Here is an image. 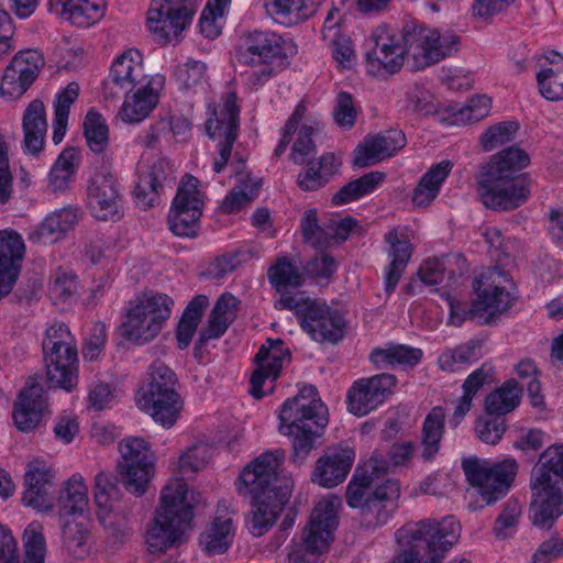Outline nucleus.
<instances>
[{"mask_svg": "<svg viewBox=\"0 0 563 563\" xmlns=\"http://www.w3.org/2000/svg\"><path fill=\"white\" fill-rule=\"evenodd\" d=\"M79 95V85L77 82H69L56 96L55 102V118L53 122V142L59 144L67 130L68 115L70 106L76 101Z\"/></svg>", "mask_w": 563, "mask_h": 563, "instance_id": "nucleus-62", "label": "nucleus"}, {"mask_svg": "<svg viewBox=\"0 0 563 563\" xmlns=\"http://www.w3.org/2000/svg\"><path fill=\"white\" fill-rule=\"evenodd\" d=\"M540 93L550 101L563 100V56L553 54L537 74Z\"/></svg>", "mask_w": 563, "mask_h": 563, "instance_id": "nucleus-51", "label": "nucleus"}, {"mask_svg": "<svg viewBox=\"0 0 563 563\" xmlns=\"http://www.w3.org/2000/svg\"><path fill=\"white\" fill-rule=\"evenodd\" d=\"M267 275L269 283L280 294L279 299L284 295L296 296L298 292L291 295L287 289L299 287L303 280L295 263L286 256L279 257L276 264L269 267Z\"/></svg>", "mask_w": 563, "mask_h": 563, "instance_id": "nucleus-58", "label": "nucleus"}, {"mask_svg": "<svg viewBox=\"0 0 563 563\" xmlns=\"http://www.w3.org/2000/svg\"><path fill=\"white\" fill-rule=\"evenodd\" d=\"M120 489L110 474L100 472L95 477L93 499L97 517L112 538L123 541L130 534L126 512L119 505Z\"/></svg>", "mask_w": 563, "mask_h": 563, "instance_id": "nucleus-18", "label": "nucleus"}, {"mask_svg": "<svg viewBox=\"0 0 563 563\" xmlns=\"http://www.w3.org/2000/svg\"><path fill=\"white\" fill-rule=\"evenodd\" d=\"M530 520L542 530H550L563 515V445L548 446L531 473Z\"/></svg>", "mask_w": 563, "mask_h": 563, "instance_id": "nucleus-2", "label": "nucleus"}, {"mask_svg": "<svg viewBox=\"0 0 563 563\" xmlns=\"http://www.w3.org/2000/svg\"><path fill=\"white\" fill-rule=\"evenodd\" d=\"M492 108V101L487 96H476L465 104L450 103L445 106L448 115L441 117V122L450 125H464L486 118Z\"/></svg>", "mask_w": 563, "mask_h": 563, "instance_id": "nucleus-49", "label": "nucleus"}, {"mask_svg": "<svg viewBox=\"0 0 563 563\" xmlns=\"http://www.w3.org/2000/svg\"><path fill=\"white\" fill-rule=\"evenodd\" d=\"M173 175V165L165 158L156 161L143 170L134 189L136 205L144 210L157 205L161 189Z\"/></svg>", "mask_w": 563, "mask_h": 563, "instance_id": "nucleus-33", "label": "nucleus"}, {"mask_svg": "<svg viewBox=\"0 0 563 563\" xmlns=\"http://www.w3.org/2000/svg\"><path fill=\"white\" fill-rule=\"evenodd\" d=\"M86 195L87 207L95 219L117 221L122 218L123 194L112 157L102 155L93 161Z\"/></svg>", "mask_w": 563, "mask_h": 563, "instance_id": "nucleus-8", "label": "nucleus"}, {"mask_svg": "<svg viewBox=\"0 0 563 563\" xmlns=\"http://www.w3.org/2000/svg\"><path fill=\"white\" fill-rule=\"evenodd\" d=\"M55 505L62 518L82 515L88 510L89 489L80 474H74L64 482Z\"/></svg>", "mask_w": 563, "mask_h": 563, "instance_id": "nucleus-41", "label": "nucleus"}, {"mask_svg": "<svg viewBox=\"0 0 563 563\" xmlns=\"http://www.w3.org/2000/svg\"><path fill=\"white\" fill-rule=\"evenodd\" d=\"M91 534L82 521L66 520L62 530V549L69 561H84L91 553Z\"/></svg>", "mask_w": 563, "mask_h": 563, "instance_id": "nucleus-46", "label": "nucleus"}, {"mask_svg": "<svg viewBox=\"0 0 563 563\" xmlns=\"http://www.w3.org/2000/svg\"><path fill=\"white\" fill-rule=\"evenodd\" d=\"M158 79H162V77L146 74L143 55L137 48L123 51L113 60L109 75V82L120 90L134 88Z\"/></svg>", "mask_w": 563, "mask_h": 563, "instance_id": "nucleus-30", "label": "nucleus"}, {"mask_svg": "<svg viewBox=\"0 0 563 563\" xmlns=\"http://www.w3.org/2000/svg\"><path fill=\"white\" fill-rule=\"evenodd\" d=\"M445 410L434 407L427 415L423 423V456L431 459L439 450L444 429Z\"/></svg>", "mask_w": 563, "mask_h": 563, "instance_id": "nucleus-64", "label": "nucleus"}, {"mask_svg": "<svg viewBox=\"0 0 563 563\" xmlns=\"http://www.w3.org/2000/svg\"><path fill=\"white\" fill-rule=\"evenodd\" d=\"M275 307L295 311L300 318L302 329L316 341L335 343L343 338L345 327L343 318L329 309L324 302L311 300L303 294L284 295L276 301Z\"/></svg>", "mask_w": 563, "mask_h": 563, "instance_id": "nucleus-9", "label": "nucleus"}, {"mask_svg": "<svg viewBox=\"0 0 563 563\" xmlns=\"http://www.w3.org/2000/svg\"><path fill=\"white\" fill-rule=\"evenodd\" d=\"M25 254L22 236L13 230L0 231V298L11 292Z\"/></svg>", "mask_w": 563, "mask_h": 563, "instance_id": "nucleus-29", "label": "nucleus"}, {"mask_svg": "<svg viewBox=\"0 0 563 563\" xmlns=\"http://www.w3.org/2000/svg\"><path fill=\"white\" fill-rule=\"evenodd\" d=\"M84 134L88 147L96 154H103L109 145V128L104 118L90 110L84 121Z\"/></svg>", "mask_w": 563, "mask_h": 563, "instance_id": "nucleus-63", "label": "nucleus"}, {"mask_svg": "<svg viewBox=\"0 0 563 563\" xmlns=\"http://www.w3.org/2000/svg\"><path fill=\"white\" fill-rule=\"evenodd\" d=\"M290 44L279 34L268 31L246 32L236 47L239 63L258 68L249 75V81L263 85L280 70L287 59Z\"/></svg>", "mask_w": 563, "mask_h": 563, "instance_id": "nucleus-6", "label": "nucleus"}, {"mask_svg": "<svg viewBox=\"0 0 563 563\" xmlns=\"http://www.w3.org/2000/svg\"><path fill=\"white\" fill-rule=\"evenodd\" d=\"M234 539L232 516L222 510L217 514L210 525L200 534L199 544L209 555L221 554L228 551Z\"/></svg>", "mask_w": 563, "mask_h": 563, "instance_id": "nucleus-42", "label": "nucleus"}, {"mask_svg": "<svg viewBox=\"0 0 563 563\" xmlns=\"http://www.w3.org/2000/svg\"><path fill=\"white\" fill-rule=\"evenodd\" d=\"M178 379L166 364L155 361L147 371V380L137 394L163 395L177 393Z\"/></svg>", "mask_w": 563, "mask_h": 563, "instance_id": "nucleus-56", "label": "nucleus"}, {"mask_svg": "<svg viewBox=\"0 0 563 563\" xmlns=\"http://www.w3.org/2000/svg\"><path fill=\"white\" fill-rule=\"evenodd\" d=\"M47 409L44 388L41 380L30 378L20 390L13 405L12 418L16 429L21 432H33L42 422Z\"/></svg>", "mask_w": 563, "mask_h": 563, "instance_id": "nucleus-27", "label": "nucleus"}, {"mask_svg": "<svg viewBox=\"0 0 563 563\" xmlns=\"http://www.w3.org/2000/svg\"><path fill=\"white\" fill-rule=\"evenodd\" d=\"M136 406L150 415L152 419L165 429L176 424L183 410V400L178 393L163 395L137 394Z\"/></svg>", "mask_w": 563, "mask_h": 563, "instance_id": "nucleus-36", "label": "nucleus"}, {"mask_svg": "<svg viewBox=\"0 0 563 563\" xmlns=\"http://www.w3.org/2000/svg\"><path fill=\"white\" fill-rule=\"evenodd\" d=\"M473 289L476 295L473 311L495 316L508 309L512 280L497 267L487 268L474 279Z\"/></svg>", "mask_w": 563, "mask_h": 563, "instance_id": "nucleus-20", "label": "nucleus"}, {"mask_svg": "<svg viewBox=\"0 0 563 563\" xmlns=\"http://www.w3.org/2000/svg\"><path fill=\"white\" fill-rule=\"evenodd\" d=\"M209 303L205 295L196 296L186 307L176 330V339L179 349H186L197 330L202 312Z\"/></svg>", "mask_w": 563, "mask_h": 563, "instance_id": "nucleus-55", "label": "nucleus"}, {"mask_svg": "<svg viewBox=\"0 0 563 563\" xmlns=\"http://www.w3.org/2000/svg\"><path fill=\"white\" fill-rule=\"evenodd\" d=\"M289 360V351L284 346L282 340H267L266 344L262 345L255 356L257 367L251 376L250 393L254 398L261 399L264 396L263 385L267 379L271 383L268 390H273V383L277 379L285 363H288Z\"/></svg>", "mask_w": 563, "mask_h": 563, "instance_id": "nucleus-26", "label": "nucleus"}, {"mask_svg": "<svg viewBox=\"0 0 563 563\" xmlns=\"http://www.w3.org/2000/svg\"><path fill=\"white\" fill-rule=\"evenodd\" d=\"M294 489L292 479H284L274 493L252 494L249 530L254 537L265 534L277 521L289 503Z\"/></svg>", "mask_w": 563, "mask_h": 563, "instance_id": "nucleus-22", "label": "nucleus"}, {"mask_svg": "<svg viewBox=\"0 0 563 563\" xmlns=\"http://www.w3.org/2000/svg\"><path fill=\"white\" fill-rule=\"evenodd\" d=\"M45 65L43 54L37 49L18 52L3 69L0 80V98L5 101L21 99L37 79Z\"/></svg>", "mask_w": 563, "mask_h": 563, "instance_id": "nucleus-17", "label": "nucleus"}, {"mask_svg": "<svg viewBox=\"0 0 563 563\" xmlns=\"http://www.w3.org/2000/svg\"><path fill=\"white\" fill-rule=\"evenodd\" d=\"M198 503L199 494L190 489L183 478L172 477L161 489L159 503L154 514L189 530Z\"/></svg>", "mask_w": 563, "mask_h": 563, "instance_id": "nucleus-21", "label": "nucleus"}, {"mask_svg": "<svg viewBox=\"0 0 563 563\" xmlns=\"http://www.w3.org/2000/svg\"><path fill=\"white\" fill-rule=\"evenodd\" d=\"M196 10V0H151L145 26L158 43H177L191 23Z\"/></svg>", "mask_w": 563, "mask_h": 563, "instance_id": "nucleus-10", "label": "nucleus"}, {"mask_svg": "<svg viewBox=\"0 0 563 563\" xmlns=\"http://www.w3.org/2000/svg\"><path fill=\"white\" fill-rule=\"evenodd\" d=\"M466 261L462 255H446L442 258L426 260L418 271L420 280L434 286L450 282L463 274Z\"/></svg>", "mask_w": 563, "mask_h": 563, "instance_id": "nucleus-43", "label": "nucleus"}, {"mask_svg": "<svg viewBox=\"0 0 563 563\" xmlns=\"http://www.w3.org/2000/svg\"><path fill=\"white\" fill-rule=\"evenodd\" d=\"M261 184L249 174H239L236 186L227 195L221 203L224 213L239 212L257 195Z\"/></svg>", "mask_w": 563, "mask_h": 563, "instance_id": "nucleus-59", "label": "nucleus"}, {"mask_svg": "<svg viewBox=\"0 0 563 563\" xmlns=\"http://www.w3.org/2000/svg\"><path fill=\"white\" fill-rule=\"evenodd\" d=\"M187 529L154 514L145 534L147 551L159 554L179 542Z\"/></svg>", "mask_w": 563, "mask_h": 563, "instance_id": "nucleus-45", "label": "nucleus"}, {"mask_svg": "<svg viewBox=\"0 0 563 563\" xmlns=\"http://www.w3.org/2000/svg\"><path fill=\"white\" fill-rule=\"evenodd\" d=\"M42 346L51 384L66 391L75 390L78 385V352L68 325L53 322L45 330Z\"/></svg>", "mask_w": 563, "mask_h": 563, "instance_id": "nucleus-7", "label": "nucleus"}, {"mask_svg": "<svg viewBox=\"0 0 563 563\" xmlns=\"http://www.w3.org/2000/svg\"><path fill=\"white\" fill-rule=\"evenodd\" d=\"M384 240L388 245V265L385 268V290L393 292L411 258L413 246L409 238L398 229L389 230Z\"/></svg>", "mask_w": 563, "mask_h": 563, "instance_id": "nucleus-34", "label": "nucleus"}, {"mask_svg": "<svg viewBox=\"0 0 563 563\" xmlns=\"http://www.w3.org/2000/svg\"><path fill=\"white\" fill-rule=\"evenodd\" d=\"M404 44L407 64L419 70L450 56L455 51L457 38L426 25H407L404 27Z\"/></svg>", "mask_w": 563, "mask_h": 563, "instance_id": "nucleus-11", "label": "nucleus"}, {"mask_svg": "<svg viewBox=\"0 0 563 563\" xmlns=\"http://www.w3.org/2000/svg\"><path fill=\"white\" fill-rule=\"evenodd\" d=\"M327 0H263L267 15L286 25L302 23L312 18Z\"/></svg>", "mask_w": 563, "mask_h": 563, "instance_id": "nucleus-37", "label": "nucleus"}, {"mask_svg": "<svg viewBox=\"0 0 563 563\" xmlns=\"http://www.w3.org/2000/svg\"><path fill=\"white\" fill-rule=\"evenodd\" d=\"M440 521L421 520L402 526L395 532L398 550L390 563H422L427 543L439 534Z\"/></svg>", "mask_w": 563, "mask_h": 563, "instance_id": "nucleus-23", "label": "nucleus"}, {"mask_svg": "<svg viewBox=\"0 0 563 563\" xmlns=\"http://www.w3.org/2000/svg\"><path fill=\"white\" fill-rule=\"evenodd\" d=\"M439 534L427 543L426 558L422 563H442L451 548L459 541L461 525L454 517L440 520Z\"/></svg>", "mask_w": 563, "mask_h": 563, "instance_id": "nucleus-48", "label": "nucleus"}, {"mask_svg": "<svg viewBox=\"0 0 563 563\" xmlns=\"http://www.w3.org/2000/svg\"><path fill=\"white\" fill-rule=\"evenodd\" d=\"M239 112L234 92L228 93L223 101L208 107L206 131L212 140L218 141V156L213 161L216 173L223 170L231 156L236 139Z\"/></svg>", "mask_w": 563, "mask_h": 563, "instance_id": "nucleus-14", "label": "nucleus"}, {"mask_svg": "<svg viewBox=\"0 0 563 563\" xmlns=\"http://www.w3.org/2000/svg\"><path fill=\"white\" fill-rule=\"evenodd\" d=\"M286 453L282 449L266 451L253 459L241 471L236 482L239 495L274 493L284 479H292L284 474Z\"/></svg>", "mask_w": 563, "mask_h": 563, "instance_id": "nucleus-12", "label": "nucleus"}, {"mask_svg": "<svg viewBox=\"0 0 563 563\" xmlns=\"http://www.w3.org/2000/svg\"><path fill=\"white\" fill-rule=\"evenodd\" d=\"M453 163L444 159L432 165L420 178L413 189L411 201L418 208L429 206L438 196L442 184L452 172Z\"/></svg>", "mask_w": 563, "mask_h": 563, "instance_id": "nucleus-44", "label": "nucleus"}, {"mask_svg": "<svg viewBox=\"0 0 563 563\" xmlns=\"http://www.w3.org/2000/svg\"><path fill=\"white\" fill-rule=\"evenodd\" d=\"M79 163V155L75 148H65L57 159L48 175V185L53 191H64L75 174Z\"/></svg>", "mask_w": 563, "mask_h": 563, "instance_id": "nucleus-61", "label": "nucleus"}, {"mask_svg": "<svg viewBox=\"0 0 563 563\" xmlns=\"http://www.w3.org/2000/svg\"><path fill=\"white\" fill-rule=\"evenodd\" d=\"M520 398L521 387L515 379H508L487 395L485 410L489 415H507L519 406Z\"/></svg>", "mask_w": 563, "mask_h": 563, "instance_id": "nucleus-52", "label": "nucleus"}, {"mask_svg": "<svg viewBox=\"0 0 563 563\" xmlns=\"http://www.w3.org/2000/svg\"><path fill=\"white\" fill-rule=\"evenodd\" d=\"M278 419L280 434H295L300 429L325 427L329 422L328 410L312 386L288 398L280 407Z\"/></svg>", "mask_w": 563, "mask_h": 563, "instance_id": "nucleus-13", "label": "nucleus"}, {"mask_svg": "<svg viewBox=\"0 0 563 563\" xmlns=\"http://www.w3.org/2000/svg\"><path fill=\"white\" fill-rule=\"evenodd\" d=\"M22 129L24 151L37 155L44 147L47 132L46 111L41 100L34 99L25 108Z\"/></svg>", "mask_w": 563, "mask_h": 563, "instance_id": "nucleus-40", "label": "nucleus"}, {"mask_svg": "<svg viewBox=\"0 0 563 563\" xmlns=\"http://www.w3.org/2000/svg\"><path fill=\"white\" fill-rule=\"evenodd\" d=\"M119 474L125 489L141 496L146 493L155 475V463L119 464Z\"/></svg>", "mask_w": 563, "mask_h": 563, "instance_id": "nucleus-60", "label": "nucleus"}, {"mask_svg": "<svg viewBox=\"0 0 563 563\" xmlns=\"http://www.w3.org/2000/svg\"><path fill=\"white\" fill-rule=\"evenodd\" d=\"M530 165V155L519 146H509L492 155L481 166L477 194L483 205L497 211H510L526 203L531 181L521 170Z\"/></svg>", "mask_w": 563, "mask_h": 563, "instance_id": "nucleus-1", "label": "nucleus"}, {"mask_svg": "<svg viewBox=\"0 0 563 563\" xmlns=\"http://www.w3.org/2000/svg\"><path fill=\"white\" fill-rule=\"evenodd\" d=\"M25 490L23 503L37 511L48 512L55 507L52 495L55 483V471L43 459H32L26 465Z\"/></svg>", "mask_w": 563, "mask_h": 563, "instance_id": "nucleus-24", "label": "nucleus"}, {"mask_svg": "<svg viewBox=\"0 0 563 563\" xmlns=\"http://www.w3.org/2000/svg\"><path fill=\"white\" fill-rule=\"evenodd\" d=\"M239 303V299L230 292H224L220 296L211 310L208 325L203 333L206 340L217 339L227 331L229 324L235 318Z\"/></svg>", "mask_w": 563, "mask_h": 563, "instance_id": "nucleus-50", "label": "nucleus"}, {"mask_svg": "<svg viewBox=\"0 0 563 563\" xmlns=\"http://www.w3.org/2000/svg\"><path fill=\"white\" fill-rule=\"evenodd\" d=\"M78 220V208L68 206L55 210L30 233V240L43 244L57 241L73 230Z\"/></svg>", "mask_w": 563, "mask_h": 563, "instance_id": "nucleus-39", "label": "nucleus"}, {"mask_svg": "<svg viewBox=\"0 0 563 563\" xmlns=\"http://www.w3.org/2000/svg\"><path fill=\"white\" fill-rule=\"evenodd\" d=\"M367 512H369L368 528L385 525L398 507L400 498V484L397 479L388 478L372 487Z\"/></svg>", "mask_w": 563, "mask_h": 563, "instance_id": "nucleus-35", "label": "nucleus"}, {"mask_svg": "<svg viewBox=\"0 0 563 563\" xmlns=\"http://www.w3.org/2000/svg\"><path fill=\"white\" fill-rule=\"evenodd\" d=\"M422 355L420 349L402 344H389L383 349H375L371 353V361L378 367L413 366L421 361Z\"/></svg>", "mask_w": 563, "mask_h": 563, "instance_id": "nucleus-53", "label": "nucleus"}, {"mask_svg": "<svg viewBox=\"0 0 563 563\" xmlns=\"http://www.w3.org/2000/svg\"><path fill=\"white\" fill-rule=\"evenodd\" d=\"M354 457V451L347 446L329 450L317 460L311 481L323 488L335 487L346 478Z\"/></svg>", "mask_w": 563, "mask_h": 563, "instance_id": "nucleus-32", "label": "nucleus"}, {"mask_svg": "<svg viewBox=\"0 0 563 563\" xmlns=\"http://www.w3.org/2000/svg\"><path fill=\"white\" fill-rule=\"evenodd\" d=\"M372 487V476L356 471L349 482L345 490L347 506L361 510L362 523L367 528L369 525V512H367V506L369 503Z\"/></svg>", "mask_w": 563, "mask_h": 563, "instance_id": "nucleus-54", "label": "nucleus"}, {"mask_svg": "<svg viewBox=\"0 0 563 563\" xmlns=\"http://www.w3.org/2000/svg\"><path fill=\"white\" fill-rule=\"evenodd\" d=\"M173 306V298L166 294L154 290L137 294L123 308L121 336L135 345L153 341L170 318Z\"/></svg>", "mask_w": 563, "mask_h": 563, "instance_id": "nucleus-3", "label": "nucleus"}, {"mask_svg": "<svg viewBox=\"0 0 563 563\" xmlns=\"http://www.w3.org/2000/svg\"><path fill=\"white\" fill-rule=\"evenodd\" d=\"M309 166L298 175L297 184L305 191H313L323 187L333 176L341 161L333 153L323 154L317 163H307Z\"/></svg>", "mask_w": 563, "mask_h": 563, "instance_id": "nucleus-47", "label": "nucleus"}, {"mask_svg": "<svg viewBox=\"0 0 563 563\" xmlns=\"http://www.w3.org/2000/svg\"><path fill=\"white\" fill-rule=\"evenodd\" d=\"M405 144V134L396 130L366 136L356 146L353 163L357 167H367L394 156Z\"/></svg>", "mask_w": 563, "mask_h": 563, "instance_id": "nucleus-31", "label": "nucleus"}, {"mask_svg": "<svg viewBox=\"0 0 563 563\" xmlns=\"http://www.w3.org/2000/svg\"><path fill=\"white\" fill-rule=\"evenodd\" d=\"M462 468L471 486L468 508L477 510L495 504L507 494L518 464L514 459L490 462L471 456L462 461Z\"/></svg>", "mask_w": 563, "mask_h": 563, "instance_id": "nucleus-4", "label": "nucleus"}, {"mask_svg": "<svg viewBox=\"0 0 563 563\" xmlns=\"http://www.w3.org/2000/svg\"><path fill=\"white\" fill-rule=\"evenodd\" d=\"M52 7L69 23L89 27L98 23L106 13V0H49Z\"/></svg>", "mask_w": 563, "mask_h": 563, "instance_id": "nucleus-38", "label": "nucleus"}, {"mask_svg": "<svg viewBox=\"0 0 563 563\" xmlns=\"http://www.w3.org/2000/svg\"><path fill=\"white\" fill-rule=\"evenodd\" d=\"M340 508V497L332 494L316 503L302 530L301 542L294 543L288 552L289 563H320V556L334 540Z\"/></svg>", "mask_w": 563, "mask_h": 563, "instance_id": "nucleus-5", "label": "nucleus"}, {"mask_svg": "<svg viewBox=\"0 0 563 563\" xmlns=\"http://www.w3.org/2000/svg\"><path fill=\"white\" fill-rule=\"evenodd\" d=\"M306 113L307 104L305 101H300L287 120L283 130V136L275 150V154L277 156L282 155L292 139L291 134L296 133L290 158L299 165L309 163L310 158L314 156L316 145L312 140V135L321 129V122L314 117L307 118L299 126V123L305 119Z\"/></svg>", "mask_w": 563, "mask_h": 563, "instance_id": "nucleus-19", "label": "nucleus"}, {"mask_svg": "<svg viewBox=\"0 0 563 563\" xmlns=\"http://www.w3.org/2000/svg\"><path fill=\"white\" fill-rule=\"evenodd\" d=\"M163 82L162 78L123 90L124 99L118 118L128 124H137L147 119L158 106Z\"/></svg>", "mask_w": 563, "mask_h": 563, "instance_id": "nucleus-28", "label": "nucleus"}, {"mask_svg": "<svg viewBox=\"0 0 563 563\" xmlns=\"http://www.w3.org/2000/svg\"><path fill=\"white\" fill-rule=\"evenodd\" d=\"M396 382L391 374H378L356 380L347 394L350 412L358 417L366 416L393 394Z\"/></svg>", "mask_w": 563, "mask_h": 563, "instance_id": "nucleus-25", "label": "nucleus"}, {"mask_svg": "<svg viewBox=\"0 0 563 563\" xmlns=\"http://www.w3.org/2000/svg\"><path fill=\"white\" fill-rule=\"evenodd\" d=\"M199 180L191 175L185 176L174 198L169 214V229L178 236L194 238L199 230L203 197Z\"/></svg>", "mask_w": 563, "mask_h": 563, "instance_id": "nucleus-15", "label": "nucleus"}, {"mask_svg": "<svg viewBox=\"0 0 563 563\" xmlns=\"http://www.w3.org/2000/svg\"><path fill=\"white\" fill-rule=\"evenodd\" d=\"M386 175L382 172L367 173L343 186L333 195L332 202L340 206L366 196L376 190L378 186L383 184Z\"/></svg>", "mask_w": 563, "mask_h": 563, "instance_id": "nucleus-57", "label": "nucleus"}, {"mask_svg": "<svg viewBox=\"0 0 563 563\" xmlns=\"http://www.w3.org/2000/svg\"><path fill=\"white\" fill-rule=\"evenodd\" d=\"M375 46L366 54V69L371 76L385 77L400 70L407 60L404 32L398 35L387 25H378L372 32Z\"/></svg>", "mask_w": 563, "mask_h": 563, "instance_id": "nucleus-16", "label": "nucleus"}]
</instances>
